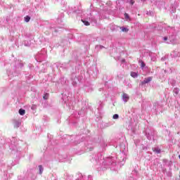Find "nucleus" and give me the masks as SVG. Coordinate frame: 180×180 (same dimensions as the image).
I'll return each mask as SVG.
<instances>
[{"mask_svg":"<svg viewBox=\"0 0 180 180\" xmlns=\"http://www.w3.org/2000/svg\"><path fill=\"white\" fill-rule=\"evenodd\" d=\"M39 174L40 175H41V174H43V166L39 165Z\"/></svg>","mask_w":180,"mask_h":180,"instance_id":"0eeeda50","label":"nucleus"},{"mask_svg":"<svg viewBox=\"0 0 180 180\" xmlns=\"http://www.w3.org/2000/svg\"><path fill=\"white\" fill-rule=\"evenodd\" d=\"M30 17L29 15H27L25 17V22H30Z\"/></svg>","mask_w":180,"mask_h":180,"instance_id":"6e6552de","label":"nucleus"},{"mask_svg":"<svg viewBox=\"0 0 180 180\" xmlns=\"http://www.w3.org/2000/svg\"><path fill=\"white\" fill-rule=\"evenodd\" d=\"M130 4L131 5H134V0H131Z\"/></svg>","mask_w":180,"mask_h":180,"instance_id":"4468645a","label":"nucleus"},{"mask_svg":"<svg viewBox=\"0 0 180 180\" xmlns=\"http://www.w3.org/2000/svg\"><path fill=\"white\" fill-rule=\"evenodd\" d=\"M82 22L85 25V26H89V25H91L89 22L85 21L84 20H82Z\"/></svg>","mask_w":180,"mask_h":180,"instance_id":"423d86ee","label":"nucleus"},{"mask_svg":"<svg viewBox=\"0 0 180 180\" xmlns=\"http://www.w3.org/2000/svg\"><path fill=\"white\" fill-rule=\"evenodd\" d=\"M124 17H125L126 19H129V14H127V13H125L124 14Z\"/></svg>","mask_w":180,"mask_h":180,"instance_id":"f8f14e48","label":"nucleus"},{"mask_svg":"<svg viewBox=\"0 0 180 180\" xmlns=\"http://www.w3.org/2000/svg\"><path fill=\"white\" fill-rule=\"evenodd\" d=\"M122 98H123L124 102H127V101H129V95H127V94H126V93L123 94Z\"/></svg>","mask_w":180,"mask_h":180,"instance_id":"f03ea898","label":"nucleus"},{"mask_svg":"<svg viewBox=\"0 0 180 180\" xmlns=\"http://www.w3.org/2000/svg\"><path fill=\"white\" fill-rule=\"evenodd\" d=\"M150 81H153L152 77L145 78V79L143 82H141V85H145V84H148V82H150Z\"/></svg>","mask_w":180,"mask_h":180,"instance_id":"f257e3e1","label":"nucleus"},{"mask_svg":"<svg viewBox=\"0 0 180 180\" xmlns=\"http://www.w3.org/2000/svg\"><path fill=\"white\" fill-rule=\"evenodd\" d=\"M163 39L165 40V41H167V40H168V37H165L163 38Z\"/></svg>","mask_w":180,"mask_h":180,"instance_id":"2eb2a0df","label":"nucleus"},{"mask_svg":"<svg viewBox=\"0 0 180 180\" xmlns=\"http://www.w3.org/2000/svg\"><path fill=\"white\" fill-rule=\"evenodd\" d=\"M120 30H122V32H124L125 33H127V32H129V29L124 27H121Z\"/></svg>","mask_w":180,"mask_h":180,"instance_id":"20e7f679","label":"nucleus"},{"mask_svg":"<svg viewBox=\"0 0 180 180\" xmlns=\"http://www.w3.org/2000/svg\"><path fill=\"white\" fill-rule=\"evenodd\" d=\"M131 77H132V78H136V77H138V75H137L136 72H131Z\"/></svg>","mask_w":180,"mask_h":180,"instance_id":"39448f33","label":"nucleus"},{"mask_svg":"<svg viewBox=\"0 0 180 180\" xmlns=\"http://www.w3.org/2000/svg\"><path fill=\"white\" fill-rule=\"evenodd\" d=\"M179 158H180V155H179Z\"/></svg>","mask_w":180,"mask_h":180,"instance_id":"dca6fc26","label":"nucleus"},{"mask_svg":"<svg viewBox=\"0 0 180 180\" xmlns=\"http://www.w3.org/2000/svg\"><path fill=\"white\" fill-rule=\"evenodd\" d=\"M112 118L113 119H119V115H117V114L114 115Z\"/></svg>","mask_w":180,"mask_h":180,"instance_id":"9b49d317","label":"nucleus"},{"mask_svg":"<svg viewBox=\"0 0 180 180\" xmlns=\"http://www.w3.org/2000/svg\"><path fill=\"white\" fill-rule=\"evenodd\" d=\"M49 94L46 93V94H45L44 95L43 99L47 100V99H49Z\"/></svg>","mask_w":180,"mask_h":180,"instance_id":"1a4fd4ad","label":"nucleus"},{"mask_svg":"<svg viewBox=\"0 0 180 180\" xmlns=\"http://www.w3.org/2000/svg\"><path fill=\"white\" fill-rule=\"evenodd\" d=\"M154 151H156L158 154H160L161 153V150L160 149H155Z\"/></svg>","mask_w":180,"mask_h":180,"instance_id":"ddd939ff","label":"nucleus"},{"mask_svg":"<svg viewBox=\"0 0 180 180\" xmlns=\"http://www.w3.org/2000/svg\"><path fill=\"white\" fill-rule=\"evenodd\" d=\"M141 68H144L146 67V64L144 63L143 61L141 62Z\"/></svg>","mask_w":180,"mask_h":180,"instance_id":"9d476101","label":"nucleus"},{"mask_svg":"<svg viewBox=\"0 0 180 180\" xmlns=\"http://www.w3.org/2000/svg\"><path fill=\"white\" fill-rule=\"evenodd\" d=\"M25 113H26V110H25L22 109V108L19 110V114L21 116H23L25 115Z\"/></svg>","mask_w":180,"mask_h":180,"instance_id":"7ed1b4c3","label":"nucleus"}]
</instances>
